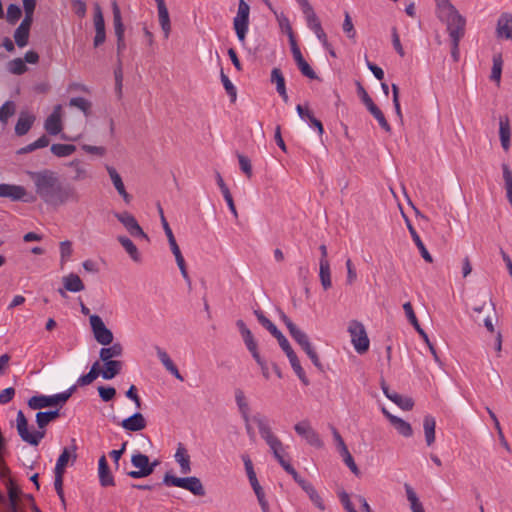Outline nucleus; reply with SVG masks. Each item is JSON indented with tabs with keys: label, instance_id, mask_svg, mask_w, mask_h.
Wrapping results in <instances>:
<instances>
[{
	"label": "nucleus",
	"instance_id": "nucleus-1",
	"mask_svg": "<svg viewBox=\"0 0 512 512\" xmlns=\"http://www.w3.org/2000/svg\"><path fill=\"white\" fill-rule=\"evenodd\" d=\"M35 185V192L47 205L60 207L68 202L77 203L80 195L70 183L61 180L59 174L50 169L29 172Z\"/></svg>",
	"mask_w": 512,
	"mask_h": 512
},
{
	"label": "nucleus",
	"instance_id": "nucleus-2",
	"mask_svg": "<svg viewBox=\"0 0 512 512\" xmlns=\"http://www.w3.org/2000/svg\"><path fill=\"white\" fill-rule=\"evenodd\" d=\"M163 484L166 486L180 487L188 490L195 496L202 497L206 494L205 488L198 477H176L167 472L163 477Z\"/></svg>",
	"mask_w": 512,
	"mask_h": 512
},
{
	"label": "nucleus",
	"instance_id": "nucleus-3",
	"mask_svg": "<svg viewBox=\"0 0 512 512\" xmlns=\"http://www.w3.org/2000/svg\"><path fill=\"white\" fill-rule=\"evenodd\" d=\"M131 463L138 469L127 472V475L133 479L144 478L151 475L159 464L158 460L150 462L149 457L142 453L133 454Z\"/></svg>",
	"mask_w": 512,
	"mask_h": 512
},
{
	"label": "nucleus",
	"instance_id": "nucleus-4",
	"mask_svg": "<svg viewBox=\"0 0 512 512\" xmlns=\"http://www.w3.org/2000/svg\"><path fill=\"white\" fill-rule=\"evenodd\" d=\"M16 428H17V432H18V435L20 436V438L24 442H26L30 445H33V446H37L40 443V441L45 437L44 430L43 431H34L32 433L29 432L28 420L25 417L22 410H19L17 413Z\"/></svg>",
	"mask_w": 512,
	"mask_h": 512
},
{
	"label": "nucleus",
	"instance_id": "nucleus-5",
	"mask_svg": "<svg viewBox=\"0 0 512 512\" xmlns=\"http://www.w3.org/2000/svg\"><path fill=\"white\" fill-rule=\"evenodd\" d=\"M348 331L355 350L359 354L365 353L369 349L370 342L364 325L357 320H352L349 323Z\"/></svg>",
	"mask_w": 512,
	"mask_h": 512
},
{
	"label": "nucleus",
	"instance_id": "nucleus-6",
	"mask_svg": "<svg viewBox=\"0 0 512 512\" xmlns=\"http://www.w3.org/2000/svg\"><path fill=\"white\" fill-rule=\"evenodd\" d=\"M250 6L244 0H240L238 4L237 15L233 20L234 29L238 40L245 42L246 34L249 27Z\"/></svg>",
	"mask_w": 512,
	"mask_h": 512
},
{
	"label": "nucleus",
	"instance_id": "nucleus-7",
	"mask_svg": "<svg viewBox=\"0 0 512 512\" xmlns=\"http://www.w3.org/2000/svg\"><path fill=\"white\" fill-rule=\"evenodd\" d=\"M164 232L167 236V239H168V242H169V245H170V248H171V251L173 253V255L175 256V260H176V263L179 267V270L181 272V275L183 276L184 280L186 281V283L188 284V287L190 288L191 287V279L189 277V274L187 272V267H186V263H185V260H184V257L180 251V248L176 242V239L174 237V234L172 232V229L168 223V221H164Z\"/></svg>",
	"mask_w": 512,
	"mask_h": 512
},
{
	"label": "nucleus",
	"instance_id": "nucleus-8",
	"mask_svg": "<svg viewBox=\"0 0 512 512\" xmlns=\"http://www.w3.org/2000/svg\"><path fill=\"white\" fill-rule=\"evenodd\" d=\"M439 19L446 23L447 31L450 37H455L458 35L462 38L465 34V18L458 12L457 9H453L451 12L446 15H442Z\"/></svg>",
	"mask_w": 512,
	"mask_h": 512
},
{
	"label": "nucleus",
	"instance_id": "nucleus-9",
	"mask_svg": "<svg viewBox=\"0 0 512 512\" xmlns=\"http://www.w3.org/2000/svg\"><path fill=\"white\" fill-rule=\"evenodd\" d=\"M253 421L257 424L261 437L266 441L273 453L284 450L283 443L272 433L264 417L259 414L254 415Z\"/></svg>",
	"mask_w": 512,
	"mask_h": 512
},
{
	"label": "nucleus",
	"instance_id": "nucleus-10",
	"mask_svg": "<svg viewBox=\"0 0 512 512\" xmlns=\"http://www.w3.org/2000/svg\"><path fill=\"white\" fill-rule=\"evenodd\" d=\"M89 320L95 340L103 346L112 344L113 333L106 327L102 318L94 314L90 315Z\"/></svg>",
	"mask_w": 512,
	"mask_h": 512
},
{
	"label": "nucleus",
	"instance_id": "nucleus-11",
	"mask_svg": "<svg viewBox=\"0 0 512 512\" xmlns=\"http://www.w3.org/2000/svg\"><path fill=\"white\" fill-rule=\"evenodd\" d=\"M404 312L407 316L408 321L410 324L415 328V330L419 333V335L422 337L424 342L427 344L431 354L433 355L436 362H440L439 356L437 354V351L434 347V345L430 342L429 337L427 333L421 328L418 319L414 313L413 306L410 302H406L403 304Z\"/></svg>",
	"mask_w": 512,
	"mask_h": 512
},
{
	"label": "nucleus",
	"instance_id": "nucleus-12",
	"mask_svg": "<svg viewBox=\"0 0 512 512\" xmlns=\"http://www.w3.org/2000/svg\"><path fill=\"white\" fill-rule=\"evenodd\" d=\"M115 218L126 228L132 237H141L149 239L148 235L143 231L136 218L129 212H115Z\"/></svg>",
	"mask_w": 512,
	"mask_h": 512
},
{
	"label": "nucleus",
	"instance_id": "nucleus-13",
	"mask_svg": "<svg viewBox=\"0 0 512 512\" xmlns=\"http://www.w3.org/2000/svg\"><path fill=\"white\" fill-rule=\"evenodd\" d=\"M294 430L299 436L303 437L309 445L316 448L323 447V441L319 434L312 428L308 420H302L295 424Z\"/></svg>",
	"mask_w": 512,
	"mask_h": 512
},
{
	"label": "nucleus",
	"instance_id": "nucleus-14",
	"mask_svg": "<svg viewBox=\"0 0 512 512\" xmlns=\"http://www.w3.org/2000/svg\"><path fill=\"white\" fill-rule=\"evenodd\" d=\"M94 26H95V37L94 47H99L106 40L105 21L102 14L101 7L98 3L94 5Z\"/></svg>",
	"mask_w": 512,
	"mask_h": 512
},
{
	"label": "nucleus",
	"instance_id": "nucleus-15",
	"mask_svg": "<svg viewBox=\"0 0 512 512\" xmlns=\"http://www.w3.org/2000/svg\"><path fill=\"white\" fill-rule=\"evenodd\" d=\"M61 111L62 106L56 105L52 113L46 118L44 128L49 135L56 136L61 133L63 129Z\"/></svg>",
	"mask_w": 512,
	"mask_h": 512
},
{
	"label": "nucleus",
	"instance_id": "nucleus-16",
	"mask_svg": "<svg viewBox=\"0 0 512 512\" xmlns=\"http://www.w3.org/2000/svg\"><path fill=\"white\" fill-rule=\"evenodd\" d=\"M381 388L385 396L392 402H394L396 405H398L401 409L409 411L413 408L414 402L412 398L404 397L398 394L397 392L390 391L388 385L384 381H382L381 383Z\"/></svg>",
	"mask_w": 512,
	"mask_h": 512
},
{
	"label": "nucleus",
	"instance_id": "nucleus-17",
	"mask_svg": "<svg viewBox=\"0 0 512 512\" xmlns=\"http://www.w3.org/2000/svg\"><path fill=\"white\" fill-rule=\"evenodd\" d=\"M32 24V20L23 19L14 31V41L19 48H23L28 45Z\"/></svg>",
	"mask_w": 512,
	"mask_h": 512
},
{
	"label": "nucleus",
	"instance_id": "nucleus-18",
	"mask_svg": "<svg viewBox=\"0 0 512 512\" xmlns=\"http://www.w3.org/2000/svg\"><path fill=\"white\" fill-rule=\"evenodd\" d=\"M236 326L239 329L241 337L246 345V348L252 356L259 354L258 345L251 330L246 326L243 320L239 319L236 321Z\"/></svg>",
	"mask_w": 512,
	"mask_h": 512
},
{
	"label": "nucleus",
	"instance_id": "nucleus-19",
	"mask_svg": "<svg viewBox=\"0 0 512 512\" xmlns=\"http://www.w3.org/2000/svg\"><path fill=\"white\" fill-rule=\"evenodd\" d=\"M120 425L126 431L138 432L146 428L147 421L140 412H136L128 418L123 419Z\"/></svg>",
	"mask_w": 512,
	"mask_h": 512
},
{
	"label": "nucleus",
	"instance_id": "nucleus-20",
	"mask_svg": "<svg viewBox=\"0 0 512 512\" xmlns=\"http://www.w3.org/2000/svg\"><path fill=\"white\" fill-rule=\"evenodd\" d=\"M26 189L20 185L0 184V197L9 198L12 201H19L26 195Z\"/></svg>",
	"mask_w": 512,
	"mask_h": 512
},
{
	"label": "nucleus",
	"instance_id": "nucleus-21",
	"mask_svg": "<svg viewBox=\"0 0 512 512\" xmlns=\"http://www.w3.org/2000/svg\"><path fill=\"white\" fill-rule=\"evenodd\" d=\"M35 120H36L35 115H33L29 112L21 111L19 118L16 122L15 128H14L15 134L17 136L26 135L32 128Z\"/></svg>",
	"mask_w": 512,
	"mask_h": 512
},
{
	"label": "nucleus",
	"instance_id": "nucleus-22",
	"mask_svg": "<svg viewBox=\"0 0 512 512\" xmlns=\"http://www.w3.org/2000/svg\"><path fill=\"white\" fill-rule=\"evenodd\" d=\"M99 482L102 487L114 486V477L110 471L105 455H102L98 462Z\"/></svg>",
	"mask_w": 512,
	"mask_h": 512
},
{
	"label": "nucleus",
	"instance_id": "nucleus-23",
	"mask_svg": "<svg viewBox=\"0 0 512 512\" xmlns=\"http://www.w3.org/2000/svg\"><path fill=\"white\" fill-rule=\"evenodd\" d=\"M499 138L503 150L505 152L509 151L511 146V126L508 116H501L499 119Z\"/></svg>",
	"mask_w": 512,
	"mask_h": 512
},
{
	"label": "nucleus",
	"instance_id": "nucleus-24",
	"mask_svg": "<svg viewBox=\"0 0 512 512\" xmlns=\"http://www.w3.org/2000/svg\"><path fill=\"white\" fill-rule=\"evenodd\" d=\"M158 9L159 23L163 30L164 37L167 39L171 32V23L169 12L165 4V0H155Z\"/></svg>",
	"mask_w": 512,
	"mask_h": 512
},
{
	"label": "nucleus",
	"instance_id": "nucleus-25",
	"mask_svg": "<svg viewBox=\"0 0 512 512\" xmlns=\"http://www.w3.org/2000/svg\"><path fill=\"white\" fill-rule=\"evenodd\" d=\"M497 36L505 39H512V15L502 13L497 22Z\"/></svg>",
	"mask_w": 512,
	"mask_h": 512
},
{
	"label": "nucleus",
	"instance_id": "nucleus-26",
	"mask_svg": "<svg viewBox=\"0 0 512 512\" xmlns=\"http://www.w3.org/2000/svg\"><path fill=\"white\" fill-rule=\"evenodd\" d=\"M107 171H108V174L111 178V181H112L115 189L117 190L119 195L123 198L125 203L129 204L131 202L132 197L130 194L127 193L120 174L116 171L115 168L110 167V166L107 167Z\"/></svg>",
	"mask_w": 512,
	"mask_h": 512
},
{
	"label": "nucleus",
	"instance_id": "nucleus-27",
	"mask_svg": "<svg viewBox=\"0 0 512 512\" xmlns=\"http://www.w3.org/2000/svg\"><path fill=\"white\" fill-rule=\"evenodd\" d=\"M404 218H405V222H406L407 228L409 230V233H410V235H411L415 245L419 249V251L421 253V256L423 257V259L426 262L432 263L433 262V258L431 256V254L428 252V250L426 249V247H425L424 243L422 242L420 236L418 235L417 231L415 230V228L411 224V222L408 219V217H406L404 215Z\"/></svg>",
	"mask_w": 512,
	"mask_h": 512
},
{
	"label": "nucleus",
	"instance_id": "nucleus-28",
	"mask_svg": "<svg viewBox=\"0 0 512 512\" xmlns=\"http://www.w3.org/2000/svg\"><path fill=\"white\" fill-rule=\"evenodd\" d=\"M270 81L272 83H275L276 91L281 96L283 101L285 103H287L289 100V97H288V94L286 91L285 78H284L283 73L280 68L275 67L272 69Z\"/></svg>",
	"mask_w": 512,
	"mask_h": 512
},
{
	"label": "nucleus",
	"instance_id": "nucleus-29",
	"mask_svg": "<svg viewBox=\"0 0 512 512\" xmlns=\"http://www.w3.org/2000/svg\"><path fill=\"white\" fill-rule=\"evenodd\" d=\"M103 369H100V375L105 380H111L120 374L123 368V362L120 360L103 361Z\"/></svg>",
	"mask_w": 512,
	"mask_h": 512
},
{
	"label": "nucleus",
	"instance_id": "nucleus-30",
	"mask_svg": "<svg viewBox=\"0 0 512 512\" xmlns=\"http://www.w3.org/2000/svg\"><path fill=\"white\" fill-rule=\"evenodd\" d=\"M302 10V13L304 14V17L306 19L307 26L314 32L318 28H320L321 22L316 15L312 5L310 2L306 3L305 5L300 7Z\"/></svg>",
	"mask_w": 512,
	"mask_h": 512
},
{
	"label": "nucleus",
	"instance_id": "nucleus-31",
	"mask_svg": "<svg viewBox=\"0 0 512 512\" xmlns=\"http://www.w3.org/2000/svg\"><path fill=\"white\" fill-rule=\"evenodd\" d=\"M123 354V346L121 343H113L110 347L100 349L99 358L101 361H111L114 357H120Z\"/></svg>",
	"mask_w": 512,
	"mask_h": 512
},
{
	"label": "nucleus",
	"instance_id": "nucleus-32",
	"mask_svg": "<svg viewBox=\"0 0 512 512\" xmlns=\"http://www.w3.org/2000/svg\"><path fill=\"white\" fill-rule=\"evenodd\" d=\"M63 285L65 290L74 293L80 292L85 288L81 278L74 273H70L69 275L63 277Z\"/></svg>",
	"mask_w": 512,
	"mask_h": 512
},
{
	"label": "nucleus",
	"instance_id": "nucleus-33",
	"mask_svg": "<svg viewBox=\"0 0 512 512\" xmlns=\"http://www.w3.org/2000/svg\"><path fill=\"white\" fill-rule=\"evenodd\" d=\"M435 418L431 415H426L423 419V428L425 440L428 446H431L435 441Z\"/></svg>",
	"mask_w": 512,
	"mask_h": 512
},
{
	"label": "nucleus",
	"instance_id": "nucleus-34",
	"mask_svg": "<svg viewBox=\"0 0 512 512\" xmlns=\"http://www.w3.org/2000/svg\"><path fill=\"white\" fill-rule=\"evenodd\" d=\"M28 406L31 409H42L45 407L55 406L53 396H46V395H36L32 396L28 400Z\"/></svg>",
	"mask_w": 512,
	"mask_h": 512
},
{
	"label": "nucleus",
	"instance_id": "nucleus-35",
	"mask_svg": "<svg viewBox=\"0 0 512 512\" xmlns=\"http://www.w3.org/2000/svg\"><path fill=\"white\" fill-rule=\"evenodd\" d=\"M176 461L180 465L181 472L183 474H188L191 471V465H190V456L187 453V450L183 447L182 444L179 445L176 454H175Z\"/></svg>",
	"mask_w": 512,
	"mask_h": 512
},
{
	"label": "nucleus",
	"instance_id": "nucleus-36",
	"mask_svg": "<svg viewBox=\"0 0 512 512\" xmlns=\"http://www.w3.org/2000/svg\"><path fill=\"white\" fill-rule=\"evenodd\" d=\"M60 416L58 409L50 410L45 412H38L36 414V423L39 429H44L51 421L57 419Z\"/></svg>",
	"mask_w": 512,
	"mask_h": 512
},
{
	"label": "nucleus",
	"instance_id": "nucleus-37",
	"mask_svg": "<svg viewBox=\"0 0 512 512\" xmlns=\"http://www.w3.org/2000/svg\"><path fill=\"white\" fill-rule=\"evenodd\" d=\"M404 488L406 491L407 499L410 502L411 511L412 512H425L423 505L420 502L414 489L408 483L404 484Z\"/></svg>",
	"mask_w": 512,
	"mask_h": 512
},
{
	"label": "nucleus",
	"instance_id": "nucleus-38",
	"mask_svg": "<svg viewBox=\"0 0 512 512\" xmlns=\"http://www.w3.org/2000/svg\"><path fill=\"white\" fill-rule=\"evenodd\" d=\"M100 375V364L98 361L94 362L87 374L80 376L77 380L78 386H86L91 384Z\"/></svg>",
	"mask_w": 512,
	"mask_h": 512
},
{
	"label": "nucleus",
	"instance_id": "nucleus-39",
	"mask_svg": "<svg viewBox=\"0 0 512 512\" xmlns=\"http://www.w3.org/2000/svg\"><path fill=\"white\" fill-rule=\"evenodd\" d=\"M235 400H236L237 406L239 408V411L241 413L243 420L245 422L250 421L249 405H248V402L244 395V392L241 389L235 390Z\"/></svg>",
	"mask_w": 512,
	"mask_h": 512
},
{
	"label": "nucleus",
	"instance_id": "nucleus-40",
	"mask_svg": "<svg viewBox=\"0 0 512 512\" xmlns=\"http://www.w3.org/2000/svg\"><path fill=\"white\" fill-rule=\"evenodd\" d=\"M117 240L129 254L133 261H140V253L132 240L126 236H118Z\"/></svg>",
	"mask_w": 512,
	"mask_h": 512
},
{
	"label": "nucleus",
	"instance_id": "nucleus-41",
	"mask_svg": "<svg viewBox=\"0 0 512 512\" xmlns=\"http://www.w3.org/2000/svg\"><path fill=\"white\" fill-rule=\"evenodd\" d=\"M249 482H250V485L257 497V500L261 506L262 511L269 512V504L265 498L264 490L261 487V485L259 484L258 479L255 478L254 480H250Z\"/></svg>",
	"mask_w": 512,
	"mask_h": 512
},
{
	"label": "nucleus",
	"instance_id": "nucleus-42",
	"mask_svg": "<svg viewBox=\"0 0 512 512\" xmlns=\"http://www.w3.org/2000/svg\"><path fill=\"white\" fill-rule=\"evenodd\" d=\"M112 13H113V25H114V32L116 36L124 35L125 33V27L122 22V16L120 8L116 1L112 3Z\"/></svg>",
	"mask_w": 512,
	"mask_h": 512
},
{
	"label": "nucleus",
	"instance_id": "nucleus-43",
	"mask_svg": "<svg viewBox=\"0 0 512 512\" xmlns=\"http://www.w3.org/2000/svg\"><path fill=\"white\" fill-rule=\"evenodd\" d=\"M319 276L324 290L331 288L332 282L329 262L324 263V261H319Z\"/></svg>",
	"mask_w": 512,
	"mask_h": 512
},
{
	"label": "nucleus",
	"instance_id": "nucleus-44",
	"mask_svg": "<svg viewBox=\"0 0 512 512\" xmlns=\"http://www.w3.org/2000/svg\"><path fill=\"white\" fill-rule=\"evenodd\" d=\"M53 155L56 157H68L76 151V146L72 144H52L50 148Z\"/></svg>",
	"mask_w": 512,
	"mask_h": 512
},
{
	"label": "nucleus",
	"instance_id": "nucleus-45",
	"mask_svg": "<svg viewBox=\"0 0 512 512\" xmlns=\"http://www.w3.org/2000/svg\"><path fill=\"white\" fill-rule=\"evenodd\" d=\"M391 424L397 430V432L404 437H411L413 434V430L411 425L405 420L399 417H392Z\"/></svg>",
	"mask_w": 512,
	"mask_h": 512
},
{
	"label": "nucleus",
	"instance_id": "nucleus-46",
	"mask_svg": "<svg viewBox=\"0 0 512 512\" xmlns=\"http://www.w3.org/2000/svg\"><path fill=\"white\" fill-rule=\"evenodd\" d=\"M503 59L501 54H495L493 56V66L491 70L490 79L500 85L501 73H502Z\"/></svg>",
	"mask_w": 512,
	"mask_h": 512
},
{
	"label": "nucleus",
	"instance_id": "nucleus-47",
	"mask_svg": "<svg viewBox=\"0 0 512 512\" xmlns=\"http://www.w3.org/2000/svg\"><path fill=\"white\" fill-rule=\"evenodd\" d=\"M289 361H290V364L294 370V372L296 373V375L298 376V378L300 379V381L305 385H309V380L308 378L306 377V374L300 364V361L296 355V353H294L293 355L289 356L288 357Z\"/></svg>",
	"mask_w": 512,
	"mask_h": 512
},
{
	"label": "nucleus",
	"instance_id": "nucleus-48",
	"mask_svg": "<svg viewBox=\"0 0 512 512\" xmlns=\"http://www.w3.org/2000/svg\"><path fill=\"white\" fill-rule=\"evenodd\" d=\"M16 104L8 100L0 107V122L6 124L10 117L16 113Z\"/></svg>",
	"mask_w": 512,
	"mask_h": 512
},
{
	"label": "nucleus",
	"instance_id": "nucleus-49",
	"mask_svg": "<svg viewBox=\"0 0 512 512\" xmlns=\"http://www.w3.org/2000/svg\"><path fill=\"white\" fill-rule=\"evenodd\" d=\"M7 70L14 75H22L28 68L22 58H15L7 63Z\"/></svg>",
	"mask_w": 512,
	"mask_h": 512
},
{
	"label": "nucleus",
	"instance_id": "nucleus-50",
	"mask_svg": "<svg viewBox=\"0 0 512 512\" xmlns=\"http://www.w3.org/2000/svg\"><path fill=\"white\" fill-rule=\"evenodd\" d=\"M368 111L373 115V117L378 121L380 127L385 130L386 132H390L391 131V127H390V124L388 123V121L386 120L383 112L380 110V108L374 104L373 106H371Z\"/></svg>",
	"mask_w": 512,
	"mask_h": 512
},
{
	"label": "nucleus",
	"instance_id": "nucleus-51",
	"mask_svg": "<svg viewBox=\"0 0 512 512\" xmlns=\"http://www.w3.org/2000/svg\"><path fill=\"white\" fill-rule=\"evenodd\" d=\"M22 16V10L17 4H9L7 7L6 20L10 25H15Z\"/></svg>",
	"mask_w": 512,
	"mask_h": 512
},
{
	"label": "nucleus",
	"instance_id": "nucleus-52",
	"mask_svg": "<svg viewBox=\"0 0 512 512\" xmlns=\"http://www.w3.org/2000/svg\"><path fill=\"white\" fill-rule=\"evenodd\" d=\"M69 105L80 109L86 116L90 115L91 102L83 97H74L69 101Z\"/></svg>",
	"mask_w": 512,
	"mask_h": 512
},
{
	"label": "nucleus",
	"instance_id": "nucleus-53",
	"mask_svg": "<svg viewBox=\"0 0 512 512\" xmlns=\"http://www.w3.org/2000/svg\"><path fill=\"white\" fill-rule=\"evenodd\" d=\"M71 457V453L69 448L65 447L57 459L56 466L54 472L65 473L66 466Z\"/></svg>",
	"mask_w": 512,
	"mask_h": 512
},
{
	"label": "nucleus",
	"instance_id": "nucleus-54",
	"mask_svg": "<svg viewBox=\"0 0 512 512\" xmlns=\"http://www.w3.org/2000/svg\"><path fill=\"white\" fill-rule=\"evenodd\" d=\"M59 248H60V263H61V266H63L68 261V259L70 258V256L73 253L72 242L69 240L62 241V242H60Z\"/></svg>",
	"mask_w": 512,
	"mask_h": 512
},
{
	"label": "nucleus",
	"instance_id": "nucleus-55",
	"mask_svg": "<svg viewBox=\"0 0 512 512\" xmlns=\"http://www.w3.org/2000/svg\"><path fill=\"white\" fill-rule=\"evenodd\" d=\"M309 499L311 502L321 511H324L326 509L325 503L322 499V497L319 495L315 487L312 485L311 487H308V490L306 491Z\"/></svg>",
	"mask_w": 512,
	"mask_h": 512
},
{
	"label": "nucleus",
	"instance_id": "nucleus-56",
	"mask_svg": "<svg viewBox=\"0 0 512 512\" xmlns=\"http://www.w3.org/2000/svg\"><path fill=\"white\" fill-rule=\"evenodd\" d=\"M5 486L8 491L9 502L11 501H19V495L21 493L20 488L16 485L12 478H8L5 482Z\"/></svg>",
	"mask_w": 512,
	"mask_h": 512
},
{
	"label": "nucleus",
	"instance_id": "nucleus-57",
	"mask_svg": "<svg viewBox=\"0 0 512 512\" xmlns=\"http://www.w3.org/2000/svg\"><path fill=\"white\" fill-rule=\"evenodd\" d=\"M339 453L342 456L344 463L349 467L351 472L354 475L358 476L360 474V471H359V469H358V467H357V465H356L352 455L350 454L348 448L345 449L344 451L343 450L340 451Z\"/></svg>",
	"mask_w": 512,
	"mask_h": 512
},
{
	"label": "nucleus",
	"instance_id": "nucleus-58",
	"mask_svg": "<svg viewBox=\"0 0 512 512\" xmlns=\"http://www.w3.org/2000/svg\"><path fill=\"white\" fill-rule=\"evenodd\" d=\"M220 76H221L222 84H223L227 94L231 97V101L235 102L236 96H237V91H236L235 86L232 84V82L230 81L228 76L223 72V70H221Z\"/></svg>",
	"mask_w": 512,
	"mask_h": 512
},
{
	"label": "nucleus",
	"instance_id": "nucleus-59",
	"mask_svg": "<svg viewBox=\"0 0 512 512\" xmlns=\"http://www.w3.org/2000/svg\"><path fill=\"white\" fill-rule=\"evenodd\" d=\"M356 86H357V94L368 110L375 103L373 102L372 98L370 97V95L368 94V92L366 91L364 86L361 84V82L357 81Z\"/></svg>",
	"mask_w": 512,
	"mask_h": 512
},
{
	"label": "nucleus",
	"instance_id": "nucleus-60",
	"mask_svg": "<svg viewBox=\"0 0 512 512\" xmlns=\"http://www.w3.org/2000/svg\"><path fill=\"white\" fill-rule=\"evenodd\" d=\"M102 401L109 402L116 396V389L112 386H99L97 388Z\"/></svg>",
	"mask_w": 512,
	"mask_h": 512
},
{
	"label": "nucleus",
	"instance_id": "nucleus-61",
	"mask_svg": "<svg viewBox=\"0 0 512 512\" xmlns=\"http://www.w3.org/2000/svg\"><path fill=\"white\" fill-rule=\"evenodd\" d=\"M296 65H297L298 69L300 70V72L302 73V75H304L305 77L312 79V80L318 79L316 72L311 68V66L308 64V62L305 59L296 63Z\"/></svg>",
	"mask_w": 512,
	"mask_h": 512
},
{
	"label": "nucleus",
	"instance_id": "nucleus-62",
	"mask_svg": "<svg viewBox=\"0 0 512 512\" xmlns=\"http://www.w3.org/2000/svg\"><path fill=\"white\" fill-rule=\"evenodd\" d=\"M75 390H76V385L70 387L65 392L52 395L55 406H57V405H60V406L64 405L68 401V399L72 396V394L74 393Z\"/></svg>",
	"mask_w": 512,
	"mask_h": 512
},
{
	"label": "nucleus",
	"instance_id": "nucleus-63",
	"mask_svg": "<svg viewBox=\"0 0 512 512\" xmlns=\"http://www.w3.org/2000/svg\"><path fill=\"white\" fill-rule=\"evenodd\" d=\"M435 2L437 7L438 18L442 15H446L453 9H456L455 6L450 2V0H435Z\"/></svg>",
	"mask_w": 512,
	"mask_h": 512
},
{
	"label": "nucleus",
	"instance_id": "nucleus-64",
	"mask_svg": "<svg viewBox=\"0 0 512 512\" xmlns=\"http://www.w3.org/2000/svg\"><path fill=\"white\" fill-rule=\"evenodd\" d=\"M237 157H238L240 169L243 171V173L248 178H251V176H252V165H251L250 159L247 156L242 155L240 153L237 154Z\"/></svg>",
	"mask_w": 512,
	"mask_h": 512
}]
</instances>
